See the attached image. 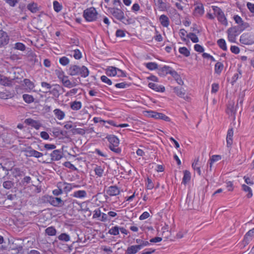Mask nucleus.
Wrapping results in <instances>:
<instances>
[{
  "label": "nucleus",
  "mask_w": 254,
  "mask_h": 254,
  "mask_svg": "<svg viewBox=\"0 0 254 254\" xmlns=\"http://www.w3.org/2000/svg\"><path fill=\"white\" fill-rule=\"evenodd\" d=\"M98 13L94 7L86 8L83 11V16L87 22H93L97 20Z\"/></svg>",
  "instance_id": "obj_1"
},
{
  "label": "nucleus",
  "mask_w": 254,
  "mask_h": 254,
  "mask_svg": "<svg viewBox=\"0 0 254 254\" xmlns=\"http://www.w3.org/2000/svg\"><path fill=\"white\" fill-rule=\"evenodd\" d=\"M211 8L219 22L224 26H228V20L223 10L218 6L215 5H212Z\"/></svg>",
  "instance_id": "obj_2"
},
{
  "label": "nucleus",
  "mask_w": 254,
  "mask_h": 254,
  "mask_svg": "<svg viewBox=\"0 0 254 254\" xmlns=\"http://www.w3.org/2000/svg\"><path fill=\"white\" fill-rule=\"evenodd\" d=\"M106 138L109 142V148L115 153H120L121 149L118 147L120 142L118 138L114 135H109Z\"/></svg>",
  "instance_id": "obj_3"
},
{
  "label": "nucleus",
  "mask_w": 254,
  "mask_h": 254,
  "mask_svg": "<svg viewBox=\"0 0 254 254\" xmlns=\"http://www.w3.org/2000/svg\"><path fill=\"white\" fill-rule=\"evenodd\" d=\"M106 73L109 76L127 77V73L125 71L113 66L107 67L106 69Z\"/></svg>",
  "instance_id": "obj_4"
},
{
  "label": "nucleus",
  "mask_w": 254,
  "mask_h": 254,
  "mask_svg": "<svg viewBox=\"0 0 254 254\" xmlns=\"http://www.w3.org/2000/svg\"><path fill=\"white\" fill-rule=\"evenodd\" d=\"M144 115L147 117L152 118L155 119H161L166 122L171 121V119L166 115L152 110L144 111Z\"/></svg>",
  "instance_id": "obj_5"
},
{
  "label": "nucleus",
  "mask_w": 254,
  "mask_h": 254,
  "mask_svg": "<svg viewBox=\"0 0 254 254\" xmlns=\"http://www.w3.org/2000/svg\"><path fill=\"white\" fill-rule=\"evenodd\" d=\"M241 29L238 27L234 26L229 28L227 30L228 40L231 43H235L236 37L242 32Z\"/></svg>",
  "instance_id": "obj_6"
},
{
  "label": "nucleus",
  "mask_w": 254,
  "mask_h": 254,
  "mask_svg": "<svg viewBox=\"0 0 254 254\" xmlns=\"http://www.w3.org/2000/svg\"><path fill=\"white\" fill-rule=\"evenodd\" d=\"M240 42L244 45H251L254 44V34L244 33L240 39Z\"/></svg>",
  "instance_id": "obj_7"
},
{
  "label": "nucleus",
  "mask_w": 254,
  "mask_h": 254,
  "mask_svg": "<svg viewBox=\"0 0 254 254\" xmlns=\"http://www.w3.org/2000/svg\"><path fill=\"white\" fill-rule=\"evenodd\" d=\"M79 186L74 184L67 183L66 182H59L57 184V187L62 188L63 192L66 193L70 192L73 189L78 188Z\"/></svg>",
  "instance_id": "obj_8"
},
{
  "label": "nucleus",
  "mask_w": 254,
  "mask_h": 254,
  "mask_svg": "<svg viewBox=\"0 0 254 254\" xmlns=\"http://www.w3.org/2000/svg\"><path fill=\"white\" fill-rule=\"evenodd\" d=\"M108 11L115 18L122 21L125 18V14L123 11L118 8L109 7Z\"/></svg>",
  "instance_id": "obj_9"
},
{
  "label": "nucleus",
  "mask_w": 254,
  "mask_h": 254,
  "mask_svg": "<svg viewBox=\"0 0 254 254\" xmlns=\"http://www.w3.org/2000/svg\"><path fill=\"white\" fill-rule=\"evenodd\" d=\"M194 8L193 10V15L196 17H200L203 16L204 13V7L201 2H196L194 3Z\"/></svg>",
  "instance_id": "obj_10"
},
{
  "label": "nucleus",
  "mask_w": 254,
  "mask_h": 254,
  "mask_svg": "<svg viewBox=\"0 0 254 254\" xmlns=\"http://www.w3.org/2000/svg\"><path fill=\"white\" fill-rule=\"evenodd\" d=\"M236 23L239 25V28L241 29V31L245 30L247 28L249 27V24L247 22H245L242 18L238 15H235L233 17Z\"/></svg>",
  "instance_id": "obj_11"
},
{
  "label": "nucleus",
  "mask_w": 254,
  "mask_h": 254,
  "mask_svg": "<svg viewBox=\"0 0 254 254\" xmlns=\"http://www.w3.org/2000/svg\"><path fill=\"white\" fill-rule=\"evenodd\" d=\"M173 90L176 94L180 98H183L186 101H189L190 97L186 95L185 90L182 87H175Z\"/></svg>",
  "instance_id": "obj_12"
},
{
  "label": "nucleus",
  "mask_w": 254,
  "mask_h": 254,
  "mask_svg": "<svg viewBox=\"0 0 254 254\" xmlns=\"http://www.w3.org/2000/svg\"><path fill=\"white\" fill-rule=\"evenodd\" d=\"M234 130L233 127H229L226 136V145L228 148H231L233 143Z\"/></svg>",
  "instance_id": "obj_13"
},
{
  "label": "nucleus",
  "mask_w": 254,
  "mask_h": 254,
  "mask_svg": "<svg viewBox=\"0 0 254 254\" xmlns=\"http://www.w3.org/2000/svg\"><path fill=\"white\" fill-rule=\"evenodd\" d=\"M9 41L7 33L2 30H0V48L6 45Z\"/></svg>",
  "instance_id": "obj_14"
},
{
  "label": "nucleus",
  "mask_w": 254,
  "mask_h": 254,
  "mask_svg": "<svg viewBox=\"0 0 254 254\" xmlns=\"http://www.w3.org/2000/svg\"><path fill=\"white\" fill-rule=\"evenodd\" d=\"M49 203L55 207H61L64 205V201L60 197L50 196L48 199Z\"/></svg>",
  "instance_id": "obj_15"
},
{
  "label": "nucleus",
  "mask_w": 254,
  "mask_h": 254,
  "mask_svg": "<svg viewBox=\"0 0 254 254\" xmlns=\"http://www.w3.org/2000/svg\"><path fill=\"white\" fill-rule=\"evenodd\" d=\"M25 151L26 152L25 155L27 157H34L37 158H39L42 157L43 156L42 153L33 149L31 147H30L28 149L25 150Z\"/></svg>",
  "instance_id": "obj_16"
},
{
  "label": "nucleus",
  "mask_w": 254,
  "mask_h": 254,
  "mask_svg": "<svg viewBox=\"0 0 254 254\" xmlns=\"http://www.w3.org/2000/svg\"><path fill=\"white\" fill-rule=\"evenodd\" d=\"M107 194L110 196H114L120 193L119 188L116 186H111L108 187L106 191Z\"/></svg>",
  "instance_id": "obj_17"
},
{
  "label": "nucleus",
  "mask_w": 254,
  "mask_h": 254,
  "mask_svg": "<svg viewBox=\"0 0 254 254\" xmlns=\"http://www.w3.org/2000/svg\"><path fill=\"white\" fill-rule=\"evenodd\" d=\"M24 123L27 125L31 126L36 129H39L41 126V124L38 121H35L31 118L25 119Z\"/></svg>",
  "instance_id": "obj_18"
},
{
  "label": "nucleus",
  "mask_w": 254,
  "mask_h": 254,
  "mask_svg": "<svg viewBox=\"0 0 254 254\" xmlns=\"http://www.w3.org/2000/svg\"><path fill=\"white\" fill-rule=\"evenodd\" d=\"M148 86L150 89L158 92L163 93L165 91V88L164 86L158 85L154 82H149Z\"/></svg>",
  "instance_id": "obj_19"
},
{
  "label": "nucleus",
  "mask_w": 254,
  "mask_h": 254,
  "mask_svg": "<svg viewBox=\"0 0 254 254\" xmlns=\"http://www.w3.org/2000/svg\"><path fill=\"white\" fill-rule=\"evenodd\" d=\"M12 79H11L3 75L0 74V84L4 86H10L12 85Z\"/></svg>",
  "instance_id": "obj_20"
},
{
  "label": "nucleus",
  "mask_w": 254,
  "mask_h": 254,
  "mask_svg": "<svg viewBox=\"0 0 254 254\" xmlns=\"http://www.w3.org/2000/svg\"><path fill=\"white\" fill-rule=\"evenodd\" d=\"M8 245L9 249L12 251H15V253L17 254L20 253L22 251L23 247L20 245H18L15 243L14 241L11 243L9 241Z\"/></svg>",
  "instance_id": "obj_21"
},
{
  "label": "nucleus",
  "mask_w": 254,
  "mask_h": 254,
  "mask_svg": "<svg viewBox=\"0 0 254 254\" xmlns=\"http://www.w3.org/2000/svg\"><path fill=\"white\" fill-rule=\"evenodd\" d=\"M23 82L26 87V90L28 92L35 91L34 89L35 88V85L33 82L31 81L29 79H24Z\"/></svg>",
  "instance_id": "obj_22"
},
{
  "label": "nucleus",
  "mask_w": 254,
  "mask_h": 254,
  "mask_svg": "<svg viewBox=\"0 0 254 254\" xmlns=\"http://www.w3.org/2000/svg\"><path fill=\"white\" fill-rule=\"evenodd\" d=\"M50 156L52 161H59L63 157V155L60 150H54L51 153Z\"/></svg>",
  "instance_id": "obj_23"
},
{
  "label": "nucleus",
  "mask_w": 254,
  "mask_h": 254,
  "mask_svg": "<svg viewBox=\"0 0 254 254\" xmlns=\"http://www.w3.org/2000/svg\"><path fill=\"white\" fill-rule=\"evenodd\" d=\"M254 237V228L250 230L244 236L243 241L246 244H248L252 238Z\"/></svg>",
  "instance_id": "obj_24"
},
{
  "label": "nucleus",
  "mask_w": 254,
  "mask_h": 254,
  "mask_svg": "<svg viewBox=\"0 0 254 254\" xmlns=\"http://www.w3.org/2000/svg\"><path fill=\"white\" fill-rule=\"evenodd\" d=\"M159 22L161 25L164 27H168L170 24V20L168 17L165 15L162 14L159 17Z\"/></svg>",
  "instance_id": "obj_25"
},
{
  "label": "nucleus",
  "mask_w": 254,
  "mask_h": 254,
  "mask_svg": "<svg viewBox=\"0 0 254 254\" xmlns=\"http://www.w3.org/2000/svg\"><path fill=\"white\" fill-rule=\"evenodd\" d=\"M87 195V192L84 190H78L75 191L71 194L73 197L78 198H85Z\"/></svg>",
  "instance_id": "obj_26"
},
{
  "label": "nucleus",
  "mask_w": 254,
  "mask_h": 254,
  "mask_svg": "<svg viewBox=\"0 0 254 254\" xmlns=\"http://www.w3.org/2000/svg\"><path fill=\"white\" fill-rule=\"evenodd\" d=\"M140 246L133 245L128 247L126 251L127 254H135L140 250Z\"/></svg>",
  "instance_id": "obj_27"
},
{
  "label": "nucleus",
  "mask_w": 254,
  "mask_h": 254,
  "mask_svg": "<svg viewBox=\"0 0 254 254\" xmlns=\"http://www.w3.org/2000/svg\"><path fill=\"white\" fill-rule=\"evenodd\" d=\"M79 66L76 65H71L68 69V74L71 76L79 74Z\"/></svg>",
  "instance_id": "obj_28"
},
{
  "label": "nucleus",
  "mask_w": 254,
  "mask_h": 254,
  "mask_svg": "<svg viewBox=\"0 0 254 254\" xmlns=\"http://www.w3.org/2000/svg\"><path fill=\"white\" fill-rule=\"evenodd\" d=\"M63 85L66 87L70 88L75 85L74 83H72L68 78V76L65 75L61 80Z\"/></svg>",
  "instance_id": "obj_29"
},
{
  "label": "nucleus",
  "mask_w": 254,
  "mask_h": 254,
  "mask_svg": "<svg viewBox=\"0 0 254 254\" xmlns=\"http://www.w3.org/2000/svg\"><path fill=\"white\" fill-rule=\"evenodd\" d=\"M104 169L105 167L96 165L94 169V171L97 177L101 178L103 176Z\"/></svg>",
  "instance_id": "obj_30"
},
{
  "label": "nucleus",
  "mask_w": 254,
  "mask_h": 254,
  "mask_svg": "<svg viewBox=\"0 0 254 254\" xmlns=\"http://www.w3.org/2000/svg\"><path fill=\"white\" fill-rule=\"evenodd\" d=\"M172 68V67L169 66L164 65L160 69H159V74L162 76H165L167 74H170Z\"/></svg>",
  "instance_id": "obj_31"
},
{
  "label": "nucleus",
  "mask_w": 254,
  "mask_h": 254,
  "mask_svg": "<svg viewBox=\"0 0 254 254\" xmlns=\"http://www.w3.org/2000/svg\"><path fill=\"white\" fill-rule=\"evenodd\" d=\"M191 179V174L190 172L188 170H185L184 171V176L183 178L182 184L186 185L187 183H188Z\"/></svg>",
  "instance_id": "obj_32"
},
{
  "label": "nucleus",
  "mask_w": 254,
  "mask_h": 254,
  "mask_svg": "<svg viewBox=\"0 0 254 254\" xmlns=\"http://www.w3.org/2000/svg\"><path fill=\"white\" fill-rule=\"evenodd\" d=\"M53 112L56 117L59 120H63L65 117V115L64 112L60 109H55Z\"/></svg>",
  "instance_id": "obj_33"
},
{
  "label": "nucleus",
  "mask_w": 254,
  "mask_h": 254,
  "mask_svg": "<svg viewBox=\"0 0 254 254\" xmlns=\"http://www.w3.org/2000/svg\"><path fill=\"white\" fill-rule=\"evenodd\" d=\"M79 74L82 77L85 78L89 75V71L88 69L84 65L79 66Z\"/></svg>",
  "instance_id": "obj_34"
},
{
  "label": "nucleus",
  "mask_w": 254,
  "mask_h": 254,
  "mask_svg": "<svg viewBox=\"0 0 254 254\" xmlns=\"http://www.w3.org/2000/svg\"><path fill=\"white\" fill-rule=\"evenodd\" d=\"M82 103L80 101H74L70 104V107L72 110L78 111L82 108Z\"/></svg>",
  "instance_id": "obj_35"
},
{
  "label": "nucleus",
  "mask_w": 254,
  "mask_h": 254,
  "mask_svg": "<svg viewBox=\"0 0 254 254\" xmlns=\"http://www.w3.org/2000/svg\"><path fill=\"white\" fill-rule=\"evenodd\" d=\"M242 189L245 192H248L247 194L246 195L247 198H250L253 196V191L252 189L249 186L245 184H243L242 185Z\"/></svg>",
  "instance_id": "obj_36"
},
{
  "label": "nucleus",
  "mask_w": 254,
  "mask_h": 254,
  "mask_svg": "<svg viewBox=\"0 0 254 254\" xmlns=\"http://www.w3.org/2000/svg\"><path fill=\"white\" fill-rule=\"evenodd\" d=\"M199 159H195L192 163V168L194 171H196L199 175H201V172L200 168L198 165Z\"/></svg>",
  "instance_id": "obj_37"
},
{
  "label": "nucleus",
  "mask_w": 254,
  "mask_h": 254,
  "mask_svg": "<svg viewBox=\"0 0 254 254\" xmlns=\"http://www.w3.org/2000/svg\"><path fill=\"white\" fill-rule=\"evenodd\" d=\"M224 68L223 64L221 62H217L215 65L214 71L217 74H220Z\"/></svg>",
  "instance_id": "obj_38"
},
{
  "label": "nucleus",
  "mask_w": 254,
  "mask_h": 254,
  "mask_svg": "<svg viewBox=\"0 0 254 254\" xmlns=\"http://www.w3.org/2000/svg\"><path fill=\"white\" fill-rule=\"evenodd\" d=\"M219 47L222 50L226 51L227 50V47L225 40L224 39H220L217 41Z\"/></svg>",
  "instance_id": "obj_39"
},
{
  "label": "nucleus",
  "mask_w": 254,
  "mask_h": 254,
  "mask_svg": "<svg viewBox=\"0 0 254 254\" xmlns=\"http://www.w3.org/2000/svg\"><path fill=\"white\" fill-rule=\"evenodd\" d=\"M22 98L25 102L27 104H30L34 101V98L31 95L24 94L22 95Z\"/></svg>",
  "instance_id": "obj_40"
},
{
  "label": "nucleus",
  "mask_w": 254,
  "mask_h": 254,
  "mask_svg": "<svg viewBox=\"0 0 254 254\" xmlns=\"http://www.w3.org/2000/svg\"><path fill=\"white\" fill-rule=\"evenodd\" d=\"M45 233L48 236H54L56 235L57 230L54 227L50 226L46 229Z\"/></svg>",
  "instance_id": "obj_41"
},
{
  "label": "nucleus",
  "mask_w": 254,
  "mask_h": 254,
  "mask_svg": "<svg viewBox=\"0 0 254 254\" xmlns=\"http://www.w3.org/2000/svg\"><path fill=\"white\" fill-rule=\"evenodd\" d=\"M187 31L185 29H181L179 31V36L181 40L184 42L188 40Z\"/></svg>",
  "instance_id": "obj_42"
},
{
  "label": "nucleus",
  "mask_w": 254,
  "mask_h": 254,
  "mask_svg": "<svg viewBox=\"0 0 254 254\" xmlns=\"http://www.w3.org/2000/svg\"><path fill=\"white\" fill-rule=\"evenodd\" d=\"M107 123L109 124V125L116 127H129V125L128 124H117L116 122L113 120H108L107 121Z\"/></svg>",
  "instance_id": "obj_43"
},
{
  "label": "nucleus",
  "mask_w": 254,
  "mask_h": 254,
  "mask_svg": "<svg viewBox=\"0 0 254 254\" xmlns=\"http://www.w3.org/2000/svg\"><path fill=\"white\" fill-rule=\"evenodd\" d=\"M145 67L150 70H154L158 68V64L154 62H149L145 64Z\"/></svg>",
  "instance_id": "obj_44"
},
{
  "label": "nucleus",
  "mask_w": 254,
  "mask_h": 254,
  "mask_svg": "<svg viewBox=\"0 0 254 254\" xmlns=\"http://www.w3.org/2000/svg\"><path fill=\"white\" fill-rule=\"evenodd\" d=\"M222 159V156L220 155H213L210 158V167L211 168L212 164Z\"/></svg>",
  "instance_id": "obj_45"
},
{
  "label": "nucleus",
  "mask_w": 254,
  "mask_h": 254,
  "mask_svg": "<svg viewBox=\"0 0 254 254\" xmlns=\"http://www.w3.org/2000/svg\"><path fill=\"white\" fill-rule=\"evenodd\" d=\"M120 227L118 226L112 227L109 229L108 233L112 235L117 236L119 234Z\"/></svg>",
  "instance_id": "obj_46"
},
{
  "label": "nucleus",
  "mask_w": 254,
  "mask_h": 254,
  "mask_svg": "<svg viewBox=\"0 0 254 254\" xmlns=\"http://www.w3.org/2000/svg\"><path fill=\"white\" fill-rule=\"evenodd\" d=\"M58 238L60 241L65 242L69 241L70 239L69 235L66 233H62L58 236Z\"/></svg>",
  "instance_id": "obj_47"
},
{
  "label": "nucleus",
  "mask_w": 254,
  "mask_h": 254,
  "mask_svg": "<svg viewBox=\"0 0 254 254\" xmlns=\"http://www.w3.org/2000/svg\"><path fill=\"white\" fill-rule=\"evenodd\" d=\"M27 8L32 13H35L38 10L37 3L34 2L28 4L27 5Z\"/></svg>",
  "instance_id": "obj_48"
},
{
  "label": "nucleus",
  "mask_w": 254,
  "mask_h": 254,
  "mask_svg": "<svg viewBox=\"0 0 254 254\" xmlns=\"http://www.w3.org/2000/svg\"><path fill=\"white\" fill-rule=\"evenodd\" d=\"M179 52L180 54L183 55L186 57H188L190 55V51L185 47L179 48Z\"/></svg>",
  "instance_id": "obj_49"
},
{
  "label": "nucleus",
  "mask_w": 254,
  "mask_h": 254,
  "mask_svg": "<svg viewBox=\"0 0 254 254\" xmlns=\"http://www.w3.org/2000/svg\"><path fill=\"white\" fill-rule=\"evenodd\" d=\"M188 38L190 39L192 42L194 43H196L199 41V39L197 35L193 33H189L188 34Z\"/></svg>",
  "instance_id": "obj_50"
},
{
  "label": "nucleus",
  "mask_w": 254,
  "mask_h": 254,
  "mask_svg": "<svg viewBox=\"0 0 254 254\" xmlns=\"http://www.w3.org/2000/svg\"><path fill=\"white\" fill-rule=\"evenodd\" d=\"M53 8L56 12H59L62 10V5L59 1L55 0L53 2Z\"/></svg>",
  "instance_id": "obj_51"
},
{
  "label": "nucleus",
  "mask_w": 254,
  "mask_h": 254,
  "mask_svg": "<svg viewBox=\"0 0 254 254\" xmlns=\"http://www.w3.org/2000/svg\"><path fill=\"white\" fill-rule=\"evenodd\" d=\"M69 62V59L65 56L62 57L59 59L60 64L63 66H66L68 64Z\"/></svg>",
  "instance_id": "obj_52"
},
{
  "label": "nucleus",
  "mask_w": 254,
  "mask_h": 254,
  "mask_svg": "<svg viewBox=\"0 0 254 254\" xmlns=\"http://www.w3.org/2000/svg\"><path fill=\"white\" fill-rule=\"evenodd\" d=\"M14 48L16 50L24 51L26 49V47L24 44L20 42L16 43L14 45Z\"/></svg>",
  "instance_id": "obj_53"
},
{
  "label": "nucleus",
  "mask_w": 254,
  "mask_h": 254,
  "mask_svg": "<svg viewBox=\"0 0 254 254\" xmlns=\"http://www.w3.org/2000/svg\"><path fill=\"white\" fill-rule=\"evenodd\" d=\"M145 186L147 190H152L154 187L153 182L149 178H147Z\"/></svg>",
  "instance_id": "obj_54"
},
{
  "label": "nucleus",
  "mask_w": 254,
  "mask_h": 254,
  "mask_svg": "<svg viewBox=\"0 0 254 254\" xmlns=\"http://www.w3.org/2000/svg\"><path fill=\"white\" fill-rule=\"evenodd\" d=\"M72 52H73V56L76 60H79L82 58V54L79 50L74 49Z\"/></svg>",
  "instance_id": "obj_55"
},
{
  "label": "nucleus",
  "mask_w": 254,
  "mask_h": 254,
  "mask_svg": "<svg viewBox=\"0 0 254 254\" xmlns=\"http://www.w3.org/2000/svg\"><path fill=\"white\" fill-rule=\"evenodd\" d=\"M55 74L60 80L65 76L64 72L61 68L56 69Z\"/></svg>",
  "instance_id": "obj_56"
},
{
  "label": "nucleus",
  "mask_w": 254,
  "mask_h": 254,
  "mask_svg": "<svg viewBox=\"0 0 254 254\" xmlns=\"http://www.w3.org/2000/svg\"><path fill=\"white\" fill-rule=\"evenodd\" d=\"M13 185L14 183L10 181H5L2 184L3 188L7 190L10 189Z\"/></svg>",
  "instance_id": "obj_57"
},
{
  "label": "nucleus",
  "mask_w": 254,
  "mask_h": 254,
  "mask_svg": "<svg viewBox=\"0 0 254 254\" xmlns=\"http://www.w3.org/2000/svg\"><path fill=\"white\" fill-rule=\"evenodd\" d=\"M12 173L14 177H20L22 176L23 172L18 168H15L13 169Z\"/></svg>",
  "instance_id": "obj_58"
},
{
  "label": "nucleus",
  "mask_w": 254,
  "mask_h": 254,
  "mask_svg": "<svg viewBox=\"0 0 254 254\" xmlns=\"http://www.w3.org/2000/svg\"><path fill=\"white\" fill-rule=\"evenodd\" d=\"M101 210L99 208H97L94 210L92 217L93 219H97L99 220L101 217Z\"/></svg>",
  "instance_id": "obj_59"
},
{
  "label": "nucleus",
  "mask_w": 254,
  "mask_h": 254,
  "mask_svg": "<svg viewBox=\"0 0 254 254\" xmlns=\"http://www.w3.org/2000/svg\"><path fill=\"white\" fill-rule=\"evenodd\" d=\"M101 80L103 82L106 83L108 85H111L112 84V82L111 80L106 75H102L101 76Z\"/></svg>",
  "instance_id": "obj_60"
},
{
  "label": "nucleus",
  "mask_w": 254,
  "mask_h": 254,
  "mask_svg": "<svg viewBox=\"0 0 254 254\" xmlns=\"http://www.w3.org/2000/svg\"><path fill=\"white\" fill-rule=\"evenodd\" d=\"M64 166L72 170H76L77 168L70 162L66 161L64 163Z\"/></svg>",
  "instance_id": "obj_61"
},
{
  "label": "nucleus",
  "mask_w": 254,
  "mask_h": 254,
  "mask_svg": "<svg viewBox=\"0 0 254 254\" xmlns=\"http://www.w3.org/2000/svg\"><path fill=\"white\" fill-rule=\"evenodd\" d=\"M99 220L102 222H106L110 220L108 213L106 214L105 213H101V217L99 219Z\"/></svg>",
  "instance_id": "obj_62"
},
{
  "label": "nucleus",
  "mask_w": 254,
  "mask_h": 254,
  "mask_svg": "<svg viewBox=\"0 0 254 254\" xmlns=\"http://www.w3.org/2000/svg\"><path fill=\"white\" fill-rule=\"evenodd\" d=\"M116 36L117 37L123 38V37H125L126 33L124 30H121V29H118L116 31Z\"/></svg>",
  "instance_id": "obj_63"
},
{
  "label": "nucleus",
  "mask_w": 254,
  "mask_h": 254,
  "mask_svg": "<svg viewBox=\"0 0 254 254\" xmlns=\"http://www.w3.org/2000/svg\"><path fill=\"white\" fill-rule=\"evenodd\" d=\"M219 88V85L218 83H214L212 84V88H211V93H216Z\"/></svg>",
  "instance_id": "obj_64"
}]
</instances>
